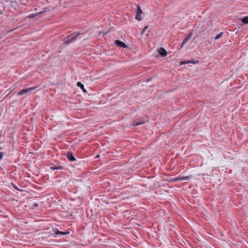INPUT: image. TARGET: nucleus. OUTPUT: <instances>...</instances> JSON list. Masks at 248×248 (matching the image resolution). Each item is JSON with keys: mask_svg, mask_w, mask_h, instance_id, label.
Here are the masks:
<instances>
[{"mask_svg": "<svg viewBox=\"0 0 248 248\" xmlns=\"http://www.w3.org/2000/svg\"><path fill=\"white\" fill-rule=\"evenodd\" d=\"M80 34L79 32H73L65 37L63 41L65 44L68 45L75 41L78 36Z\"/></svg>", "mask_w": 248, "mask_h": 248, "instance_id": "nucleus-1", "label": "nucleus"}, {"mask_svg": "<svg viewBox=\"0 0 248 248\" xmlns=\"http://www.w3.org/2000/svg\"><path fill=\"white\" fill-rule=\"evenodd\" d=\"M36 88V87H31V88H26V89H22L20 91H19L17 93V95L21 96V95H23L24 94H26L27 93H30L31 92H32L33 90H34Z\"/></svg>", "mask_w": 248, "mask_h": 248, "instance_id": "nucleus-2", "label": "nucleus"}, {"mask_svg": "<svg viewBox=\"0 0 248 248\" xmlns=\"http://www.w3.org/2000/svg\"><path fill=\"white\" fill-rule=\"evenodd\" d=\"M66 156L68 159L70 161H75L76 160V158L75 157L71 151H68L66 153Z\"/></svg>", "mask_w": 248, "mask_h": 248, "instance_id": "nucleus-3", "label": "nucleus"}, {"mask_svg": "<svg viewBox=\"0 0 248 248\" xmlns=\"http://www.w3.org/2000/svg\"><path fill=\"white\" fill-rule=\"evenodd\" d=\"M193 33L192 32L190 33L188 36L184 39V40L183 41V43L181 46V48L183 47V46L185 45L186 43H187V41L189 40H190L192 37Z\"/></svg>", "mask_w": 248, "mask_h": 248, "instance_id": "nucleus-4", "label": "nucleus"}, {"mask_svg": "<svg viewBox=\"0 0 248 248\" xmlns=\"http://www.w3.org/2000/svg\"><path fill=\"white\" fill-rule=\"evenodd\" d=\"M117 46H119L120 47L126 48V45L123 42L120 41L119 40H117L115 41V43Z\"/></svg>", "mask_w": 248, "mask_h": 248, "instance_id": "nucleus-5", "label": "nucleus"}, {"mask_svg": "<svg viewBox=\"0 0 248 248\" xmlns=\"http://www.w3.org/2000/svg\"><path fill=\"white\" fill-rule=\"evenodd\" d=\"M158 52L162 57H165L167 55V51L163 47H160L158 49Z\"/></svg>", "mask_w": 248, "mask_h": 248, "instance_id": "nucleus-6", "label": "nucleus"}, {"mask_svg": "<svg viewBox=\"0 0 248 248\" xmlns=\"http://www.w3.org/2000/svg\"><path fill=\"white\" fill-rule=\"evenodd\" d=\"M191 177V176H186L185 177H176L174 179V181H183V180H188L190 179Z\"/></svg>", "mask_w": 248, "mask_h": 248, "instance_id": "nucleus-7", "label": "nucleus"}, {"mask_svg": "<svg viewBox=\"0 0 248 248\" xmlns=\"http://www.w3.org/2000/svg\"><path fill=\"white\" fill-rule=\"evenodd\" d=\"M145 121L142 120H136L133 122V125L134 126H138L139 125L143 124L145 123Z\"/></svg>", "mask_w": 248, "mask_h": 248, "instance_id": "nucleus-8", "label": "nucleus"}, {"mask_svg": "<svg viewBox=\"0 0 248 248\" xmlns=\"http://www.w3.org/2000/svg\"><path fill=\"white\" fill-rule=\"evenodd\" d=\"M190 63H192L193 64H197V63H199V61L197 60H192V61H189V60L186 61L182 62H181V64H185Z\"/></svg>", "mask_w": 248, "mask_h": 248, "instance_id": "nucleus-9", "label": "nucleus"}, {"mask_svg": "<svg viewBox=\"0 0 248 248\" xmlns=\"http://www.w3.org/2000/svg\"><path fill=\"white\" fill-rule=\"evenodd\" d=\"M63 168V166L61 165H56V166H53L50 167V169L51 170H62Z\"/></svg>", "mask_w": 248, "mask_h": 248, "instance_id": "nucleus-10", "label": "nucleus"}, {"mask_svg": "<svg viewBox=\"0 0 248 248\" xmlns=\"http://www.w3.org/2000/svg\"><path fill=\"white\" fill-rule=\"evenodd\" d=\"M77 85L78 87H80L81 89H82L84 93L87 92V91L84 88V85L81 82L79 81L77 83Z\"/></svg>", "mask_w": 248, "mask_h": 248, "instance_id": "nucleus-11", "label": "nucleus"}, {"mask_svg": "<svg viewBox=\"0 0 248 248\" xmlns=\"http://www.w3.org/2000/svg\"><path fill=\"white\" fill-rule=\"evenodd\" d=\"M240 20L242 21L244 24H248V16H246L243 18H240Z\"/></svg>", "mask_w": 248, "mask_h": 248, "instance_id": "nucleus-12", "label": "nucleus"}, {"mask_svg": "<svg viewBox=\"0 0 248 248\" xmlns=\"http://www.w3.org/2000/svg\"><path fill=\"white\" fill-rule=\"evenodd\" d=\"M69 232H61L59 230H57L55 232V234L57 235H66L69 234Z\"/></svg>", "mask_w": 248, "mask_h": 248, "instance_id": "nucleus-13", "label": "nucleus"}, {"mask_svg": "<svg viewBox=\"0 0 248 248\" xmlns=\"http://www.w3.org/2000/svg\"><path fill=\"white\" fill-rule=\"evenodd\" d=\"M43 13H44V11L40 12H39L38 13L36 14H31V15H30L29 16V17H30V18H34V17H36V16H37V15H40V14H42Z\"/></svg>", "mask_w": 248, "mask_h": 248, "instance_id": "nucleus-14", "label": "nucleus"}, {"mask_svg": "<svg viewBox=\"0 0 248 248\" xmlns=\"http://www.w3.org/2000/svg\"><path fill=\"white\" fill-rule=\"evenodd\" d=\"M142 13V11L139 5H137V14H141Z\"/></svg>", "mask_w": 248, "mask_h": 248, "instance_id": "nucleus-15", "label": "nucleus"}, {"mask_svg": "<svg viewBox=\"0 0 248 248\" xmlns=\"http://www.w3.org/2000/svg\"><path fill=\"white\" fill-rule=\"evenodd\" d=\"M135 18L138 21H140L141 20V16L140 14H137Z\"/></svg>", "mask_w": 248, "mask_h": 248, "instance_id": "nucleus-16", "label": "nucleus"}, {"mask_svg": "<svg viewBox=\"0 0 248 248\" xmlns=\"http://www.w3.org/2000/svg\"><path fill=\"white\" fill-rule=\"evenodd\" d=\"M223 34V32H220V33L217 35L215 38V40H217V39H219L222 36Z\"/></svg>", "mask_w": 248, "mask_h": 248, "instance_id": "nucleus-17", "label": "nucleus"}, {"mask_svg": "<svg viewBox=\"0 0 248 248\" xmlns=\"http://www.w3.org/2000/svg\"><path fill=\"white\" fill-rule=\"evenodd\" d=\"M148 28V26H146L144 27V28L142 30V32H141V33L142 34H143L145 33V31L147 29V28Z\"/></svg>", "mask_w": 248, "mask_h": 248, "instance_id": "nucleus-18", "label": "nucleus"}, {"mask_svg": "<svg viewBox=\"0 0 248 248\" xmlns=\"http://www.w3.org/2000/svg\"><path fill=\"white\" fill-rule=\"evenodd\" d=\"M33 206L34 207H37L38 206V204L36 203H35L33 204Z\"/></svg>", "mask_w": 248, "mask_h": 248, "instance_id": "nucleus-19", "label": "nucleus"}, {"mask_svg": "<svg viewBox=\"0 0 248 248\" xmlns=\"http://www.w3.org/2000/svg\"><path fill=\"white\" fill-rule=\"evenodd\" d=\"M14 187L16 190H19V188L16 186H14Z\"/></svg>", "mask_w": 248, "mask_h": 248, "instance_id": "nucleus-20", "label": "nucleus"}, {"mask_svg": "<svg viewBox=\"0 0 248 248\" xmlns=\"http://www.w3.org/2000/svg\"><path fill=\"white\" fill-rule=\"evenodd\" d=\"M2 13V11H0V14H1Z\"/></svg>", "mask_w": 248, "mask_h": 248, "instance_id": "nucleus-21", "label": "nucleus"}]
</instances>
